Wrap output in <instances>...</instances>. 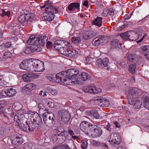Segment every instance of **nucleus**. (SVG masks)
Masks as SVG:
<instances>
[{"mask_svg": "<svg viewBox=\"0 0 149 149\" xmlns=\"http://www.w3.org/2000/svg\"><path fill=\"white\" fill-rule=\"evenodd\" d=\"M27 113L32 115V117L33 118V120L35 123H34L31 121H28V122H26L27 127L26 132H29L33 131L36 128L37 124L38 125H40L42 121L40 116L37 113H33L29 111Z\"/></svg>", "mask_w": 149, "mask_h": 149, "instance_id": "f257e3e1", "label": "nucleus"}, {"mask_svg": "<svg viewBox=\"0 0 149 149\" xmlns=\"http://www.w3.org/2000/svg\"><path fill=\"white\" fill-rule=\"evenodd\" d=\"M79 72L77 69L75 68H70L67 70L65 73V75L67 77L68 82L65 83L67 85H73V83H75V79H76Z\"/></svg>", "mask_w": 149, "mask_h": 149, "instance_id": "f03ea898", "label": "nucleus"}, {"mask_svg": "<svg viewBox=\"0 0 149 149\" xmlns=\"http://www.w3.org/2000/svg\"><path fill=\"white\" fill-rule=\"evenodd\" d=\"M48 40V37L46 36L39 37L33 35L30 36L28 42L29 43H31L32 44L35 43L37 46H39L40 47L43 46Z\"/></svg>", "mask_w": 149, "mask_h": 149, "instance_id": "7ed1b4c3", "label": "nucleus"}, {"mask_svg": "<svg viewBox=\"0 0 149 149\" xmlns=\"http://www.w3.org/2000/svg\"><path fill=\"white\" fill-rule=\"evenodd\" d=\"M45 10L46 12V15L42 17L43 20L50 22L52 21L54 17V13H58V10L56 8L49 6L46 7Z\"/></svg>", "mask_w": 149, "mask_h": 149, "instance_id": "20e7f679", "label": "nucleus"}, {"mask_svg": "<svg viewBox=\"0 0 149 149\" xmlns=\"http://www.w3.org/2000/svg\"><path fill=\"white\" fill-rule=\"evenodd\" d=\"M140 90L136 88H134L129 89L125 92V95H127L128 99V103L131 105H133L134 101V100L136 99L135 97L139 94Z\"/></svg>", "mask_w": 149, "mask_h": 149, "instance_id": "39448f33", "label": "nucleus"}, {"mask_svg": "<svg viewBox=\"0 0 149 149\" xmlns=\"http://www.w3.org/2000/svg\"><path fill=\"white\" fill-rule=\"evenodd\" d=\"M31 71L42 72L45 70L43 62L38 60L33 59Z\"/></svg>", "mask_w": 149, "mask_h": 149, "instance_id": "423d86ee", "label": "nucleus"}, {"mask_svg": "<svg viewBox=\"0 0 149 149\" xmlns=\"http://www.w3.org/2000/svg\"><path fill=\"white\" fill-rule=\"evenodd\" d=\"M56 43L61 44L62 45L65 46L64 47H59L58 49H56L61 54L66 56L71 44L68 42L63 40H58Z\"/></svg>", "mask_w": 149, "mask_h": 149, "instance_id": "0eeeda50", "label": "nucleus"}, {"mask_svg": "<svg viewBox=\"0 0 149 149\" xmlns=\"http://www.w3.org/2000/svg\"><path fill=\"white\" fill-rule=\"evenodd\" d=\"M33 17L31 14H26L21 15L18 18V21L22 26H24L31 23Z\"/></svg>", "mask_w": 149, "mask_h": 149, "instance_id": "6e6552de", "label": "nucleus"}, {"mask_svg": "<svg viewBox=\"0 0 149 149\" xmlns=\"http://www.w3.org/2000/svg\"><path fill=\"white\" fill-rule=\"evenodd\" d=\"M67 132L65 130L61 132L60 134L56 135L54 134L52 136V140L55 142L61 144L63 143L66 139L65 135Z\"/></svg>", "mask_w": 149, "mask_h": 149, "instance_id": "1a4fd4ad", "label": "nucleus"}, {"mask_svg": "<svg viewBox=\"0 0 149 149\" xmlns=\"http://www.w3.org/2000/svg\"><path fill=\"white\" fill-rule=\"evenodd\" d=\"M28 40L27 41V43L29 45L27 46L24 50V52L26 54H29L31 53H33L35 51L38 52L41 50V48L39 46H37L36 44H32L31 43H28Z\"/></svg>", "mask_w": 149, "mask_h": 149, "instance_id": "9d476101", "label": "nucleus"}, {"mask_svg": "<svg viewBox=\"0 0 149 149\" xmlns=\"http://www.w3.org/2000/svg\"><path fill=\"white\" fill-rule=\"evenodd\" d=\"M33 59H29L23 60L21 62L19 66L20 68L27 71H31Z\"/></svg>", "mask_w": 149, "mask_h": 149, "instance_id": "9b49d317", "label": "nucleus"}, {"mask_svg": "<svg viewBox=\"0 0 149 149\" xmlns=\"http://www.w3.org/2000/svg\"><path fill=\"white\" fill-rule=\"evenodd\" d=\"M91 125H93L86 121L81 122L80 125V127L81 130L86 134L89 135L90 134V127Z\"/></svg>", "mask_w": 149, "mask_h": 149, "instance_id": "f8f14e48", "label": "nucleus"}, {"mask_svg": "<svg viewBox=\"0 0 149 149\" xmlns=\"http://www.w3.org/2000/svg\"><path fill=\"white\" fill-rule=\"evenodd\" d=\"M65 72H62L58 73L56 77L54 78V82L57 83H60L67 82L68 81L67 77L65 75Z\"/></svg>", "mask_w": 149, "mask_h": 149, "instance_id": "ddd939ff", "label": "nucleus"}, {"mask_svg": "<svg viewBox=\"0 0 149 149\" xmlns=\"http://www.w3.org/2000/svg\"><path fill=\"white\" fill-rule=\"evenodd\" d=\"M90 127L91 133L95 137H97L101 136L102 133V130L99 126L94 124L91 125Z\"/></svg>", "mask_w": 149, "mask_h": 149, "instance_id": "4468645a", "label": "nucleus"}, {"mask_svg": "<svg viewBox=\"0 0 149 149\" xmlns=\"http://www.w3.org/2000/svg\"><path fill=\"white\" fill-rule=\"evenodd\" d=\"M123 38L126 39L135 41L138 38V34L134 31H128L124 33Z\"/></svg>", "mask_w": 149, "mask_h": 149, "instance_id": "2eb2a0df", "label": "nucleus"}, {"mask_svg": "<svg viewBox=\"0 0 149 149\" xmlns=\"http://www.w3.org/2000/svg\"><path fill=\"white\" fill-rule=\"evenodd\" d=\"M58 116L61 118V121L65 123L68 122L70 117V113L67 111L64 110L59 112Z\"/></svg>", "mask_w": 149, "mask_h": 149, "instance_id": "dca6fc26", "label": "nucleus"}, {"mask_svg": "<svg viewBox=\"0 0 149 149\" xmlns=\"http://www.w3.org/2000/svg\"><path fill=\"white\" fill-rule=\"evenodd\" d=\"M93 100L96 103H99L101 106L108 107L109 104V102L107 99L102 98L100 96L94 97Z\"/></svg>", "mask_w": 149, "mask_h": 149, "instance_id": "f3484780", "label": "nucleus"}, {"mask_svg": "<svg viewBox=\"0 0 149 149\" xmlns=\"http://www.w3.org/2000/svg\"><path fill=\"white\" fill-rule=\"evenodd\" d=\"M88 74L86 72H83L79 75L78 77L75 79V83L78 84H81L84 81H86L89 78Z\"/></svg>", "mask_w": 149, "mask_h": 149, "instance_id": "a211bd4d", "label": "nucleus"}, {"mask_svg": "<svg viewBox=\"0 0 149 149\" xmlns=\"http://www.w3.org/2000/svg\"><path fill=\"white\" fill-rule=\"evenodd\" d=\"M53 117V113L51 112H47L44 113L43 116V121L48 126H50V123L52 120H49V118Z\"/></svg>", "mask_w": 149, "mask_h": 149, "instance_id": "6ab92c4d", "label": "nucleus"}, {"mask_svg": "<svg viewBox=\"0 0 149 149\" xmlns=\"http://www.w3.org/2000/svg\"><path fill=\"white\" fill-rule=\"evenodd\" d=\"M36 88V84L30 83L24 86L22 89V91L24 93L31 91L33 90H35Z\"/></svg>", "mask_w": 149, "mask_h": 149, "instance_id": "aec40b11", "label": "nucleus"}, {"mask_svg": "<svg viewBox=\"0 0 149 149\" xmlns=\"http://www.w3.org/2000/svg\"><path fill=\"white\" fill-rule=\"evenodd\" d=\"M36 76L35 74L30 72L29 73L24 74L23 75L22 79L25 81H30L33 79L36 78Z\"/></svg>", "mask_w": 149, "mask_h": 149, "instance_id": "412c9836", "label": "nucleus"}, {"mask_svg": "<svg viewBox=\"0 0 149 149\" xmlns=\"http://www.w3.org/2000/svg\"><path fill=\"white\" fill-rule=\"evenodd\" d=\"M78 53V51L71 44L66 56L70 57H74Z\"/></svg>", "mask_w": 149, "mask_h": 149, "instance_id": "4be33fe9", "label": "nucleus"}, {"mask_svg": "<svg viewBox=\"0 0 149 149\" xmlns=\"http://www.w3.org/2000/svg\"><path fill=\"white\" fill-rule=\"evenodd\" d=\"M80 5L78 3H73L70 4L68 6L69 10L70 11L77 12L79 11Z\"/></svg>", "mask_w": 149, "mask_h": 149, "instance_id": "5701e85b", "label": "nucleus"}, {"mask_svg": "<svg viewBox=\"0 0 149 149\" xmlns=\"http://www.w3.org/2000/svg\"><path fill=\"white\" fill-rule=\"evenodd\" d=\"M110 49L111 50L117 49L118 48H120L121 44L119 43L118 40L116 39L112 40L110 42Z\"/></svg>", "mask_w": 149, "mask_h": 149, "instance_id": "b1692460", "label": "nucleus"}, {"mask_svg": "<svg viewBox=\"0 0 149 149\" xmlns=\"http://www.w3.org/2000/svg\"><path fill=\"white\" fill-rule=\"evenodd\" d=\"M88 91H85V92L89 93H91L97 94L101 92L102 90L101 88H97L96 87L93 85L91 87H89L88 88Z\"/></svg>", "mask_w": 149, "mask_h": 149, "instance_id": "393cba45", "label": "nucleus"}, {"mask_svg": "<svg viewBox=\"0 0 149 149\" xmlns=\"http://www.w3.org/2000/svg\"><path fill=\"white\" fill-rule=\"evenodd\" d=\"M14 120L17 123L22 122V123L24 122V120H25L26 119L23 114H21L19 113H17V114L14 117Z\"/></svg>", "mask_w": 149, "mask_h": 149, "instance_id": "a878e982", "label": "nucleus"}, {"mask_svg": "<svg viewBox=\"0 0 149 149\" xmlns=\"http://www.w3.org/2000/svg\"><path fill=\"white\" fill-rule=\"evenodd\" d=\"M114 14V10L113 9L110 8L109 9H105L103 10L102 13V15L104 17H106L109 14V15L112 16Z\"/></svg>", "mask_w": 149, "mask_h": 149, "instance_id": "bb28decb", "label": "nucleus"}, {"mask_svg": "<svg viewBox=\"0 0 149 149\" xmlns=\"http://www.w3.org/2000/svg\"><path fill=\"white\" fill-rule=\"evenodd\" d=\"M96 34V32L93 31H86L83 36V38L85 40L88 39Z\"/></svg>", "mask_w": 149, "mask_h": 149, "instance_id": "cd10ccee", "label": "nucleus"}, {"mask_svg": "<svg viewBox=\"0 0 149 149\" xmlns=\"http://www.w3.org/2000/svg\"><path fill=\"white\" fill-rule=\"evenodd\" d=\"M23 142V139L21 136H17L12 140V143L15 145H19Z\"/></svg>", "mask_w": 149, "mask_h": 149, "instance_id": "c85d7f7f", "label": "nucleus"}, {"mask_svg": "<svg viewBox=\"0 0 149 149\" xmlns=\"http://www.w3.org/2000/svg\"><path fill=\"white\" fill-rule=\"evenodd\" d=\"M86 114L87 115L91 116L97 119L99 118L100 117L99 114L96 110L87 111L86 112Z\"/></svg>", "mask_w": 149, "mask_h": 149, "instance_id": "c756f323", "label": "nucleus"}, {"mask_svg": "<svg viewBox=\"0 0 149 149\" xmlns=\"http://www.w3.org/2000/svg\"><path fill=\"white\" fill-rule=\"evenodd\" d=\"M102 18L101 17H97L92 21V24L96 25L98 27H100L102 25Z\"/></svg>", "mask_w": 149, "mask_h": 149, "instance_id": "7c9ffc66", "label": "nucleus"}, {"mask_svg": "<svg viewBox=\"0 0 149 149\" xmlns=\"http://www.w3.org/2000/svg\"><path fill=\"white\" fill-rule=\"evenodd\" d=\"M142 49L143 53L145 58L149 60V45L145 46Z\"/></svg>", "mask_w": 149, "mask_h": 149, "instance_id": "2f4dec72", "label": "nucleus"}, {"mask_svg": "<svg viewBox=\"0 0 149 149\" xmlns=\"http://www.w3.org/2000/svg\"><path fill=\"white\" fill-rule=\"evenodd\" d=\"M129 64L130 65L128 68L129 72L132 74H135L136 72V67L135 63Z\"/></svg>", "mask_w": 149, "mask_h": 149, "instance_id": "473e14b6", "label": "nucleus"}, {"mask_svg": "<svg viewBox=\"0 0 149 149\" xmlns=\"http://www.w3.org/2000/svg\"><path fill=\"white\" fill-rule=\"evenodd\" d=\"M135 55L132 54H129L127 56V63L128 64H132L136 63V60Z\"/></svg>", "mask_w": 149, "mask_h": 149, "instance_id": "72a5a7b5", "label": "nucleus"}, {"mask_svg": "<svg viewBox=\"0 0 149 149\" xmlns=\"http://www.w3.org/2000/svg\"><path fill=\"white\" fill-rule=\"evenodd\" d=\"M26 119L25 120H24L23 123L21 122L18 123H17L19 126L22 130L26 132V131H27V124L26 123V122H28V121H26Z\"/></svg>", "mask_w": 149, "mask_h": 149, "instance_id": "f704fd0d", "label": "nucleus"}, {"mask_svg": "<svg viewBox=\"0 0 149 149\" xmlns=\"http://www.w3.org/2000/svg\"><path fill=\"white\" fill-rule=\"evenodd\" d=\"M38 107L39 109V112L40 113L43 114L45 111H48V109L46 108L42 104H39Z\"/></svg>", "mask_w": 149, "mask_h": 149, "instance_id": "c9c22d12", "label": "nucleus"}, {"mask_svg": "<svg viewBox=\"0 0 149 149\" xmlns=\"http://www.w3.org/2000/svg\"><path fill=\"white\" fill-rule=\"evenodd\" d=\"M134 107L135 109H138L140 108L142 103L139 100L138 98L135 99L134 100Z\"/></svg>", "mask_w": 149, "mask_h": 149, "instance_id": "e433bc0d", "label": "nucleus"}, {"mask_svg": "<svg viewBox=\"0 0 149 149\" xmlns=\"http://www.w3.org/2000/svg\"><path fill=\"white\" fill-rule=\"evenodd\" d=\"M8 97H11L14 96L16 93V91L15 89L12 88H9L7 89Z\"/></svg>", "mask_w": 149, "mask_h": 149, "instance_id": "4c0bfd02", "label": "nucleus"}, {"mask_svg": "<svg viewBox=\"0 0 149 149\" xmlns=\"http://www.w3.org/2000/svg\"><path fill=\"white\" fill-rule=\"evenodd\" d=\"M116 134V133H112L110 134L108 137V140L109 141L110 143L112 145H114V141H115L114 138H115L114 137Z\"/></svg>", "mask_w": 149, "mask_h": 149, "instance_id": "58836bf2", "label": "nucleus"}, {"mask_svg": "<svg viewBox=\"0 0 149 149\" xmlns=\"http://www.w3.org/2000/svg\"><path fill=\"white\" fill-rule=\"evenodd\" d=\"M11 43L10 42H8L5 44L3 43L0 46V49H2V51L5 49L6 48H8L10 47Z\"/></svg>", "mask_w": 149, "mask_h": 149, "instance_id": "ea45409f", "label": "nucleus"}, {"mask_svg": "<svg viewBox=\"0 0 149 149\" xmlns=\"http://www.w3.org/2000/svg\"><path fill=\"white\" fill-rule=\"evenodd\" d=\"M114 137L115 138H114V145L115 144L118 145L119 144L121 141V138L120 135L116 133Z\"/></svg>", "mask_w": 149, "mask_h": 149, "instance_id": "a19ab883", "label": "nucleus"}, {"mask_svg": "<svg viewBox=\"0 0 149 149\" xmlns=\"http://www.w3.org/2000/svg\"><path fill=\"white\" fill-rule=\"evenodd\" d=\"M7 92L6 88L2 90L0 93V99L4 98L6 97H8Z\"/></svg>", "mask_w": 149, "mask_h": 149, "instance_id": "79ce46f5", "label": "nucleus"}, {"mask_svg": "<svg viewBox=\"0 0 149 149\" xmlns=\"http://www.w3.org/2000/svg\"><path fill=\"white\" fill-rule=\"evenodd\" d=\"M66 131L67 132V133H66V134H67L68 133V134L72 136V138L73 139L76 140L79 138L78 136L76 135H74V134L73 131L70 128H69L68 129V131Z\"/></svg>", "mask_w": 149, "mask_h": 149, "instance_id": "37998d69", "label": "nucleus"}, {"mask_svg": "<svg viewBox=\"0 0 149 149\" xmlns=\"http://www.w3.org/2000/svg\"><path fill=\"white\" fill-rule=\"evenodd\" d=\"M72 41L75 44L78 45L81 41V39L79 37H73L71 39Z\"/></svg>", "mask_w": 149, "mask_h": 149, "instance_id": "c03bdc74", "label": "nucleus"}, {"mask_svg": "<svg viewBox=\"0 0 149 149\" xmlns=\"http://www.w3.org/2000/svg\"><path fill=\"white\" fill-rule=\"evenodd\" d=\"M47 91L49 93L53 95H56L57 93V92L56 90L53 89L49 86L47 87Z\"/></svg>", "mask_w": 149, "mask_h": 149, "instance_id": "a18cd8bd", "label": "nucleus"}, {"mask_svg": "<svg viewBox=\"0 0 149 149\" xmlns=\"http://www.w3.org/2000/svg\"><path fill=\"white\" fill-rule=\"evenodd\" d=\"M102 44L97 37L94 39L92 41V44L95 46H97L100 44Z\"/></svg>", "mask_w": 149, "mask_h": 149, "instance_id": "49530a36", "label": "nucleus"}, {"mask_svg": "<svg viewBox=\"0 0 149 149\" xmlns=\"http://www.w3.org/2000/svg\"><path fill=\"white\" fill-rule=\"evenodd\" d=\"M101 43L105 42L106 37L104 35L100 36L97 37Z\"/></svg>", "mask_w": 149, "mask_h": 149, "instance_id": "de8ad7c7", "label": "nucleus"}, {"mask_svg": "<svg viewBox=\"0 0 149 149\" xmlns=\"http://www.w3.org/2000/svg\"><path fill=\"white\" fill-rule=\"evenodd\" d=\"M2 13L0 14L3 17H4L5 16H7L8 17H9L10 16V11H6L5 10H2Z\"/></svg>", "mask_w": 149, "mask_h": 149, "instance_id": "09e8293b", "label": "nucleus"}, {"mask_svg": "<svg viewBox=\"0 0 149 149\" xmlns=\"http://www.w3.org/2000/svg\"><path fill=\"white\" fill-rule=\"evenodd\" d=\"M12 56L11 53L9 52H5L3 55V58L5 59H6L8 58H10Z\"/></svg>", "mask_w": 149, "mask_h": 149, "instance_id": "8fccbe9b", "label": "nucleus"}, {"mask_svg": "<svg viewBox=\"0 0 149 149\" xmlns=\"http://www.w3.org/2000/svg\"><path fill=\"white\" fill-rule=\"evenodd\" d=\"M109 59L107 57H106L102 60V66L107 67L109 63Z\"/></svg>", "mask_w": 149, "mask_h": 149, "instance_id": "3c124183", "label": "nucleus"}, {"mask_svg": "<svg viewBox=\"0 0 149 149\" xmlns=\"http://www.w3.org/2000/svg\"><path fill=\"white\" fill-rule=\"evenodd\" d=\"M102 60L100 58H97L96 61V64L99 67L102 66Z\"/></svg>", "mask_w": 149, "mask_h": 149, "instance_id": "603ef678", "label": "nucleus"}, {"mask_svg": "<svg viewBox=\"0 0 149 149\" xmlns=\"http://www.w3.org/2000/svg\"><path fill=\"white\" fill-rule=\"evenodd\" d=\"M81 146L83 149H86L88 146V143L86 141H82Z\"/></svg>", "mask_w": 149, "mask_h": 149, "instance_id": "864d4df0", "label": "nucleus"}, {"mask_svg": "<svg viewBox=\"0 0 149 149\" xmlns=\"http://www.w3.org/2000/svg\"><path fill=\"white\" fill-rule=\"evenodd\" d=\"M104 128L109 132H111L112 131L113 128L112 127V126L109 123L106 126L104 127Z\"/></svg>", "mask_w": 149, "mask_h": 149, "instance_id": "5fc2aeb1", "label": "nucleus"}, {"mask_svg": "<svg viewBox=\"0 0 149 149\" xmlns=\"http://www.w3.org/2000/svg\"><path fill=\"white\" fill-rule=\"evenodd\" d=\"M5 105V102H0V112L1 113L3 112V107Z\"/></svg>", "mask_w": 149, "mask_h": 149, "instance_id": "6e6d98bb", "label": "nucleus"}, {"mask_svg": "<svg viewBox=\"0 0 149 149\" xmlns=\"http://www.w3.org/2000/svg\"><path fill=\"white\" fill-rule=\"evenodd\" d=\"M145 100L144 106L145 107L149 109V97L148 98L146 97Z\"/></svg>", "mask_w": 149, "mask_h": 149, "instance_id": "4d7b16f0", "label": "nucleus"}, {"mask_svg": "<svg viewBox=\"0 0 149 149\" xmlns=\"http://www.w3.org/2000/svg\"><path fill=\"white\" fill-rule=\"evenodd\" d=\"M56 42L57 41H56L55 43L54 44V47L56 49H58V48H59V47H65V46L62 45H61V44H59V43L57 44V43H56Z\"/></svg>", "mask_w": 149, "mask_h": 149, "instance_id": "13d9d810", "label": "nucleus"}, {"mask_svg": "<svg viewBox=\"0 0 149 149\" xmlns=\"http://www.w3.org/2000/svg\"><path fill=\"white\" fill-rule=\"evenodd\" d=\"M47 105L49 107L51 108H53L54 106V104L53 102L52 101H50L48 103Z\"/></svg>", "mask_w": 149, "mask_h": 149, "instance_id": "bf43d9fd", "label": "nucleus"}, {"mask_svg": "<svg viewBox=\"0 0 149 149\" xmlns=\"http://www.w3.org/2000/svg\"><path fill=\"white\" fill-rule=\"evenodd\" d=\"M54 114H53V117H50V118H49V120H52V123H50V126H52L54 123Z\"/></svg>", "mask_w": 149, "mask_h": 149, "instance_id": "052dcab7", "label": "nucleus"}, {"mask_svg": "<svg viewBox=\"0 0 149 149\" xmlns=\"http://www.w3.org/2000/svg\"><path fill=\"white\" fill-rule=\"evenodd\" d=\"M60 147L61 149H70L69 147L67 145H63Z\"/></svg>", "mask_w": 149, "mask_h": 149, "instance_id": "680f3d73", "label": "nucleus"}, {"mask_svg": "<svg viewBox=\"0 0 149 149\" xmlns=\"http://www.w3.org/2000/svg\"><path fill=\"white\" fill-rule=\"evenodd\" d=\"M52 45V43L50 41H48L46 45L47 47V48H50Z\"/></svg>", "mask_w": 149, "mask_h": 149, "instance_id": "e2e57ef3", "label": "nucleus"}, {"mask_svg": "<svg viewBox=\"0 0 149 149\" xmlns=\"http://www.w3.org/2000/svg\"><path fill=\"white\" fill-rule=\"evenodd\" d=\"M40 95H42L43 97L47 96L46 92L45 91L43 92L42 91H41L40 93Z\"/></svg>", "mask_w": 149, "mask_h": 149, "instance_id": "0e129e2a", "label": "nucleus"}, {"mask_svg": "<svg viewBox=\"0 0 149 149\" xmlns=\"http://www.w3.org/2000/svg\"><path fill=\"white\" fill-rule=\"evenodd\" d=\"M100 146L104 147L106 148H108V146L105 143H100Z\"/></svg>", "mask_w": 149, "mask_h": 149, "instance_id": "69168bd1", "label": "nucleus"}, {"mask_svg": "<svg viewBox=\"0 0 149 149\" xmlns=\"http://www.w3.org/2000/svg\"><path fill=\"white\" fill-rule=\"evenodd\" d=\"M146 36V34H145L142 37V38L140 40H138L137 41V42H140L144 39H145V38Z\"/></svg>", "mask_w": 149, "mask_h": 149, "instance_id": "338daca9", "label": "nucleus"}, {"mask_svg": "<svg viewBox=\"0 0 149 149\" xmlns=\"http://www.w3.org/2000/svg\"><path fill=\"white\" fill-rule=\"evenodd\" d=\"M88 1L87 0H86L84 2L83 5L85 6L88 7Z\"/></svg>", "mask_w": 149, "mask_h": 149, "instance_id": "774afa93", "label": "nucleus"}]
</instances>
